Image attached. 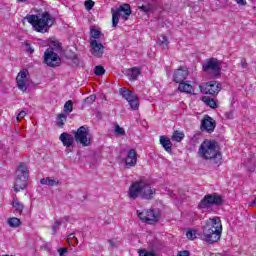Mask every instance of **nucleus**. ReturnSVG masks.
<instances>
[{
  "mask_svg": "<svg viewBox=\"0 0 256 256\" xmlns=\"http://www.w3.org/2000/svg\"><path fill=\"white\" fill-rule=\"evenodd\" d=\"M178 90L181 93H188L190 95H195V90L193 89V86L189 83H186L185 81L179 83Z\"/></svg>",
  "mask_w": 256,
  "mask_h": 256,
  "instance_id": "412c9836",
  "label": "nucleus"
},
{
  "mask_svg": "<svg viewBox=\"0 0 256 256\" xmlns=\"http://www.w3.org/2000/svg\"><path fill=\"white\" fill-rule=\"evenodd\" d=\"M41 185H48V187H57L59 180L57 178L46 177L40 180Z\"/></svg>",
  "mask_w": 256,
  "mask_h": 256,
  "instance_id": "4be33fe9",
  "label": "nucleus"
},
{
  "mask_svg": "<svg viewBox=\"0 0 256 256\" xmlns=\"http://www.w3.org/2000/svg\"><path fill=\"white\" fill-rule=\"evenodd\" d=\"M44 63L48 67H59L61 65V58L51 49H46L44 52Z\"/></svg>",
  "mask_w": 256,
  "mask_h": 256,
  "instance_id": "f8f14e48",
  "label": "nucleus"
},
{
  "mask_svg": "<svg viewBox=\"0 0 256 256\" xmlns=\"http://www.w3.org/2000/svg\"><path fill=\"white\" fill-rule=\"evenodd\" d=\"M147 214H146V223H148V225H153L155 223H157L159 221V213H157V211L155 210H146Z\"/></svg>",
  "mask_w": 256,
  "mask_h": 256,
  "instance_id": "aec40b11",
  "label": "nucleus"
},
{
  "mask_svg": "<svg viewBox=\"0 0 256 256\" xmlns=\"http://www.w3.org/2000/svg\"><path fill=\"white\" fill-rule=\"evenodd\" d=\"M26 19L38 33H47L55 23V18L47 11L38 15H28Z\"/></svg>",
  "mask_w": 256,
  "mask_h": 256,
  "instance_id": "7ed1b4c3",
  "label": "nucleus"
},
{
  "mask_svg": "<svg viewBox=\"0 0 256 256\" xmlns=\"http://www.w3.org/2000/svg\"><path fill=\"white\" fill-rule=\"evenodd\" d=\"M88 135L89 128L81 126L74 133V140L76 141V143H80V145H82L83 147H89V145H91V138H89Z\"/></svg>",
  "mask_w": 256,
  "mask_h": 256,
  "instance_id": "9d476101",
  "label": "nucleus"
},
{
  "mask_svg": "<svg viewBox=\"0 0 256 256\" xmlns=\"http://www.w3.org/2000/svg\"><path fill=\"white\" fill-rule=\"evenodd\" d=\"M94 73L97 76L105 75V68L101 65L96 66L94 69Z\"/></svg>",
  "mask_w": 256,
  "mask_h": 256,
  "instance_id": "c9c22d12",
  "label": "nucleus"
},
{
  "mask_svg": "<svg viewBox=\"0 0 256 256\" xmlns=\"http://www.w3.org/2000/svg\"><path fill=\"white\" fill-rule=\"evenodd\" d=\"M160 145H162L163 149L170 155L173 154V143L167 136H160Z\"/></svg>",
  "mask_w": 256,
  "mask_h": 256,
  "instance_id": "6ab92c4d",
  "label": "nucleus"
},
{
  "mask_svg": "<svg viewBox=\"0 0 256 256\" xmlns=\"http://www.w3.org/2000/svg\"><path fill=\"white\" fill-rule=\"evenodd\" d=\"M58 120V127H63V125H65L64 121H67V115L63 113L59 114Z\"/></svg>",
  "mask_w": 256,
  "mask_h": 256,
  "instance_id": "72a5a7b5",
  "label": "nucleus"
},
{
  "mask_svg": "<svg viewBox=\"0 0 256 256\" xmlns=\"http://www.w3.org/2000/svg\"><path fill=\"white\" fill-rule=\"evenodd\" d=\"M73 112V101L68 100L65 104H64V113H66L67 115H69V113Z\"/></svg>",
  "mask_w": 256,
  "mask_h": 256,
  "instance_id": "c756f323",
  "label": "nucleus"
},
{
  "mask_svg": "<svg viewBox=\"0 0 256 256\" xmlns=\"http://www.w3.org/2000/svg\"><path fill=\"white\" fill-rule=\"evenodd\" d=\"M157 190L151 187V183L145 177L140 178L139 180L134 181L128 190V197L135 201V199H145L146 201H151L155 197Z\"/></svg>",
  "mask_w": 256,
  "mask_h": 256,
  "instance_id": "f257e3e1",
  "label": "nucleus"
},
{
  "mask_svg": "<svg viewBox=\"0 0 256 256\" xmlns=\"http://www.w3.org/2000/svg\"><path fill=\"white\" fill-rule=\"evenodd\" d=\"M108 243H109L110 247H117V242H115V240H113V239L108 240Z\"/></svg>",
  "mask_w": 256,
  "mask_h": 256,
  "instance_id": "09e8293b",
  "label": "nucleus"
},
{
  "mask_svg": "<svg viewBox=\"0 0 256 256\" xmlns=\"http://www.w3.org/2000/svg\"><path fill=\"white\" fill-rule=\"evenodd\" d=\"M221 233H223L221 218H209L202 227V240L205 243H209V245H213V243H217L221 239Z\"/></svg>",
  "mask_w": 256,
  "mask_h": 256,
  "instance_id": "f03ea898",
  "label": "nucleus"
},
{
  "mask_svg": "<svg viewBox=\"0 0 256 256\" xmlns=\"http://www.w3.org/2000/svg\"><path fill=\"white\" fill-rule=\"evenodd\" d=\"M139 11H141L142 13H151L153 12V4L148 3V4H143L142 6L138 7Z\"/></svg>",
  "mask_w": 256,
  "mask_h": 256,
  "instance_id": "cd10ccee",
  "label": "nucleus"
},
{
  "mask_svg": "<svg viewBox=\"0 0 256 256\" xmlns=\"http://www.w3.org/2000/svg\"><path fill=\"white\" fill-rule=\"evenodd\" d=\"M187 77H189V70L186 67H180L174 71L173 82L183 83Z\"/></svg>",
  "mask_w": 256,
  "mask_h": 256,
  "instance_id": "dca6fc26",
  "label": "nucleus"
},
{
  "mask_svg": "<svg viewBox=\"0 0 256 256\" xmlns=\"http://www.w3.org/2000/svg\"><path fill=\"white\" fill-rule=\"evenodd\" d=\"M73 63H75L76 65H78V64H79V59H78L77 57H74V58H73Z\"/></svg>",
  "mask_w": 256,
  "mask_h": 256,
  "instance_id": "8fccbe9b",
  "label": "nucleus"
},
{
  "mask_svg": "<svg viewBox=\"0 0 256 256\" xmlns=\"http://www.w3.org/2000/svg\"><path fill=\"white\" fill-rule=\"evenodd\" d=\"M217 127V123L209 115H206L201 122V131H206L207 133H213Z\"/></svg>",
  "mask_w": 256,
  "mask_h": 256,
  "instance_id": "ddd939ff",
  "label": "nucleus"
},
{
  "mask_svg": "<svg viewBox=\"0 0 256 256\" xmlns=\"http://www.w3.org/2000/svg\"><path fill=\"white\" fill-rule=\"evenodd\" d=\"M240 67H241V69H247V67H249V64L247 63V59L241 58Z\"/></svg>",
  "mask_w": 256,
  "mask_h": 256,
  "instance_id": "79ce46f5",
  "label": "nucleus"
},
{
  "mask_svg": "<svg viewBox=\"0 0 256 256\" xmlns=\"http://www.w3.org/2000/svg\"><path fill=\"white\" fill-rule=\"evenodd\" d=\"M67 251L68 249L65 247L58 249V253L60 256H65V253H67Z\"/></svg>",
  "mask_w": 256,
  "mask_h": 256,
  "instance_id": "49530a36",
  "label": "nucleus"
},
{
  "mask_svg": "<svg viewBox=\"0 0 256 256\" xmlns=\"http://www.w3.org/2000/svg\"><path fill=\"white\" fill-rule=\"evenodd\" d=\"M237 5H239L240 7H245V5H247V0H235Z\"/></svg>",
  "mask_w": 256,
  "mask_h": 256,
  "instance_id": "a18cd8bd",
  "label": "nucleus"
},
{
  "mask_svg": "<svg viewBox=\"0 0 256 256\" xmlns=\"http://www.w3.org/2000/svg\"><path fill=\"white\" fill-rule=\"evenodd\" d=\"M7 223L9 227L17 228V227H20L21 220L19 218L12 217L7 220Z\"/></svg>",
  "mask_w": 256,
  "mask_h": 256,
  "instance_id": "bb28decb",
  "label": "nucleus"
},
{
  "mask_svg": "<svg viewBox=\"0 0 256 256\" xmlns=\"http://www.w3.org/2000/svg\"><path fill=\"white\" fill-rule=\"evenodd\" d=\"M69 239H75V234L68 235Z\"/></svg>",
  "mask_w": 256,
  "mask_h": 256,
  "instance_id": "3c124183",
  "label": "nucleus"
},
{
  "mask_svg": "<svg viewBox=\"0 0 256 256\" xmlns=\"http://www.w3.org/2000/svg\"><path fill=\"white\" fill-rule=\"evenodd\" d=\"M223 197L217 193L207 194L198 204V209H211L213 205H222Z\"/></svg>",
  "mask_w": 256,
  "mask_h": 256,
  "instance_id": "0eeeda50",
  "label": "nucleus"
},
{
  "mask_svg": "<svg viewBox=\"0 0 256 256\" xmlns=\"http://www.w3.org/2000/svg\"><path fill=\"white\" fill-rule=\"evenodd\" d=\"M250 171H252V172L255 171V168L253 167L252 169H250Z\"/></svg>",
  "mask_w": 256,
  "mask_h": 256,
  "instance_id": "864d4df0",
  "label": "nucleus"
},
{
  "mask_svg": "<svg viewBox=\"0 0 256 256\" xmlns=\"http://www.w3.org/2000/svg\"><path fill=\"white\" fill-rule=\"evenodd\" d=\"M115 135H125V129H123L119 124L115 125V130H114Z\"/></svg>",
  "mask_w": 256,
  "mask_h": 256,
  "instance_id": "58836bf2",
  "label": "nucleus"
},
{
  "mask_svg": "<svg viewBox=\"0 0 256 256\" xmlns=\"http://www.w3.org/2000/svg\"><path fill=\"white\" fill-rule=\"evenodd\" d=\"M27 73L28 70H21L16 77V85L20 91H27Z\"/></svg>",
  "mask_w": 256,
  "mask_h": 256,
  "instance_id": "4468645a",
  "label": "nucleus"
},
{
  "mask_svg": "<svg viewBox=\"0 0 256 256\" xmlns=\"http://www.w3.org/2000/svg\"><path fill=\"white\" fill-rule=\"evenodd\" d=\"M27 181H29V170L25 163H20L18 169L16 170V178L14 182V191L19 193L21 189L27 187Z\"/></svg>",
  "mask_w": 256,
  "mask_h": 256,
  "instance_id": "39448f33",
  "label": "nucleus"
},
{
  "mask_svg": "<svg viewBox=\"0 0 256 256\" xmlns=\"http://www.w3.org/2000/svg\"><path fill=\"white\" fill-rule=\"evenodd\" d=\"M96 99H97V96L95 94H92L84 100V105H93Z\"/></svg>",
  "mask_w": 256,
  "mask_h": 256,
  "instance_id": "2f4dec72",
  "label": "nucleus"
},
{
  "mask_svg": "<svg viewBox=\"0 0 256 256\" xmlns=\"http://www.w3.org/2000/svg\"><path fill=\"white\" fill-rule=\"evenodd\" d=\"M91 45V53L94 57H103V53H105V46L102 43L97 42L96 40L90 41Z\"/></svg>",
  "mask_w": 256,
  "mask_h": 256,
  "instance_id": "f3484780",
  "label": "nucleus"
},
{
  "mask_svg": "<svg viewBox=\"0 0 256 256\" xmlns=\"http://www.w3.org/2000/svg\"><path fill=\"white\" fill-rule=\"evenodd\" d=\"M119 93L123 97V99H125L129 103L133 111H137V109H139V97H137V94H135V92L127 88H120Z\"/></svg>",
  "mask_w": 256,
  "mask_h": 256,
  "instance_id": "6e6552de",
  "label": "nucleus"
},
{
  "mask_svg": "<svg viewBox=\"0 0 256 256\" xmlns=\"http://www.w3.org/2000/svg\"><path fill=\"white\" fill-rule=\"evenodd\" d=\"M202 101L208 106V107H211V109H217V107H219L217 105V102L215 101V99L213 98H209L207 96H204L202 98Z\"/></svg>",
  "mask_w": 256,
  "mask_h": 256,
  "instance_id": "b1692460",
  "label": "nucleus"
},
{
  "mask_svg": "<svg viewBox=\"0 0 256 256\" xmlns=\"http://www.w3.org/2000/svg\"><path fill=\"white\" fill-rule=\"evenodd\" d=\"M111 13H112V27H117V25H119V17H121V13H124L122 15V19L124 21H128L133 11L131 10V5L124 3L120 5L119 8L116 10L112 8Z\"/></svg>",
  "mask_w": 256,
  "mask_h": 256,
  "instance_id": "423d86ee",
  "label": "nucleus"
},
{
  "mask_svg": "<svg viewBox=\"0 0 256 256\" xmlns=\"http://www.w3.org/2000/svg\"><path fill=\"white\" fill-rule=\"evenodd\" d=\"M60 141L62 142V144L64 145V147H66V153H71L73 151V143L75 141V138H73V136L67 132H63L60 136H59Z\"/></svg>",
  "mask_w": 256,
  "mask_h": 256,
  "instance_id": "2eb2a0df",
  "label": "nucleus"
},
{
  "mask_svg": "<svg viewBox=\"0 0 256 256\" xmlns=\"http://www.w3.org/2000/svg\"><path fill=\"white\" fill-rule=\"evenodd\" d=\"M26 115H27V112L25 110L20 111L16 118L17 121H21V119H23Z\"/></svg>",
  "mask_w": 256,
  "mask_h": 256,
  "instance_id": "37998d69",
  "label": "nucleus"
},
{
  "mask_svg": "<svg viewBox=\"0 0 256 256\" xmlns=\"http://www.w3.org/2000/svg\"><path fill=\"white\" fill-rule=\"evenodd\" d=\"M158 45L161 47V49H167L169 45V40L167 39V36L165 35H160L158 37Z\"/></svg>",
  "mask_w": 256,
  "mask_h": 256,
  "instance_id": "a878e982",
  "label": "nucleus"
},
{
  "mask_svg": "<svg viewBox=\"0 0 256 256\" xmlns=\"http://www.w3.org/2000/svg\"><path fill=\"white\" fill-rule=\"evenodd\" d=\"M12 207L15 209V211H17L18 213H23V209H25V206H23V203H21L19 201V199H17V197H15L12 201Z\"/></svg>",
  "mask_w": 256,
  "mask_h": 256,
  "instance_id": "5701e85b",
  "label": "nucleus"
},
{
  "mask_svg": "<svg viewBox=\"0 0 256 256\" xmlns=\"http://www.w3.org/2000/svg\"><path fill=\"white\" fill-rule=\"evenodd\" d=\"M198 154L202 159L214 161L216 165H221V152L217 149V142L215 140H204L200 145Z\"/></svg>",
  "mask_w": 256,
  "mask_h": 256,
  "instance_id": "20e7f679",
  "label": "nucleus"
},
{
  "mask_svg": "<svg viewBox=\"0 0 256 256\" xmlns=\"http://www.w3.org/2000/svg\"><path fill=\"white\" fill-rule=\"evenodd\" d=\"M183 139H185V133L176 130L173 132L172 135V141H176V143H181V141H183Z\"/></svg>",
  "mask_w": 256,
  "mask_h": 256,
  "instance_id": "393cba45",
  "label": "nucleus"
},
{
  "mask_svg": "<svg viewBox=\"0 0 256 256\" xmlns=\"http://www.w3.org/2000/svg\"><path fill=\"white\" fill-rule=\"evenodd\" d=\"M90 34H91V37H93V39H101V31L95 29V28H91L90 30Z\"/></svg>",
  "mask_w": 256,
  "mask_h": 256,
  "instance_id": "7c9ffc66",
  "label": "nucleus"
},
{
  "mask_svg": "<svg viewBox=\"0 0 256 256\" xmlns=\"http://www.w3.org/2000/svg\"><path fill=\"white\" fill-rule=\"evenodd\" d=\"M141 75V71L138 68H132L129 74L130 81H137V77Z\"/></svg>",
  "mask_w": 256,
  "mask_h": 256,
  "instance_id": "c85d7f7f",
  "label": "nucleus"
},
{
  "mask_svg": "<svg viewBox=\"0 0 256 256\" xmlns=\"http://www.w3.org/2000/svg\"><path fill=\"white\" fill-rule=\"evenodd\" d=\"M84 7H85L86 11H91V9H93V7H95V2L93 0H86L84 2Z\"/></svg>",
  "mask_w": 256,
  "mask_h": 256,
  "instance_id": "f704fd0d",
  "label": "nucleus"
},
{
  "mask_svg": "<svg viewBox=\"0 0 256 256\" xmlns=\"http://www.w3.org/2000/svg\"><path fill=\"white\" fill-rule=\"evenodd\" d=\"M225 118L226 119H233V110L225 112Z\"/></svg>",
  "mask_w": 256,
  "mask_h": 256,
  "instance_id": "de8ad7c7",
  "label": "nucleus"
},
{
  "mask_svg": "<svg viewBox=\"0 0 256 256\" xmlns=\"http://www.w3.org/2000/svg\"><path fill=\"white\" fill-rule=\"evenodd\" d=\"M20 3H25L27 0H18Z\"/></svg>",
  "mask_w": 256,
  "mask_h": 256,
  "instance_id": "603ef678",
  "label": "nucleus"
},
{
  "mask_svg": "<svg viewBox=\"0 0 256 256\" xmlns=\"http://www.w3.org/2000/svg\"><path fill=\"white\" fill-rule=\"evenodd\" d=\"M137 213H138L139 219L142 220L143 223H147V210L143 212L137 211Z\"/></svg>",
  "mask_w": 256,
  "mask_h": 256,
  "instance_id": "ea45409f",
  "label": "nucleus"
},
{
  "mask_svg": "<svg viewBox=\"0 0 256 256\" xmlns=\"http://www.w3.org/2000/svg\"><path fill=\"white\" fill-rule=\"evenodd\" d=\"M187 239H197V236H195V230H189L186 232Z\"/></svg>",
  "mask_w": 256,
  "mask_h": 256,
  "instance_id": "a19ab883",
  "label": "nucleus"
},
{
  "mask_svg": "<svg viewBox=\"0 0 256 256\" xmlns=\"http://www.w3.org/2000/svg\"><path fill=\"white\" fill-rule=\"evenodd\" d=\"M177 256H191V253L189 252V250H183L178 252Z\"/></svg>",
  "mask_w": 256,
  "mask_h": 256,
  "instance_id": "c03bdc74",
  "label": "nucleus"
},
{
  "mask_svg": "<svg viewBox=\"0 0 256 256\" xmlns=\"http://www.w3.org/2000/svg\"><path fill=\"white\" fill-rule=\"evenodd\" d=\"M139 256H157L155 253L147 251L145 249H141L138 251Z\"/></svg>",
  "mask_w": 256,
  "mask_h": 256,
  "instance_id": "4c0bfd02",
  "label": "nucleus"
},
{
  "mask_svg": "<svg viewBox=\"0 0 256 256\" xmlns=\"http://www.w3.org/2000/svg\"><path fill=\"white\" fill-rule=\"evenodd\" d=\"M48 49H51L53 52L61 51V49H62L61 43H59V42H52L50 48H48Z\"/></svg>",
  "mask_w": 256,
  "mask_h": 256,
  "instance_id": "e433bc0d",
  "label": "nucleus"
},
{
  "mask_svg": "<svg viewBox=\"0 0 256 256\" xmlns=\"http://www.w3.org/2000/svg\"><path fill=\"white\" fill-rule=\"evenodd\" d=\"M203 71H211L213 77H221V62L216 58H209L202 65Z\"/></svg>",
  "mask_w": 256,
  "mask_h": 256,
  "instance_id": "1a4fd4ad",
  "label": "nucleus"
},
{
  "mask_svg": "<svg viewBox=\"0 0 256 256\" xmlns=\"http://www.w3.org/2000/svg\"><path fill=\"white\" fill-rule=\"evenodd\" d=\"M199 89L204 95H218L219 91H221V84L217 81H210L200 85Z\"/></svg>",
  "mask_w": 256,
  "mask_h": 256,
  "instance_id": "9b49d317",
  "label": "nucleus"
},
{
  "mask_svg": "<svg viewBox=\"0 0 256 256\" xmlns=\"http://www.w3.org/2000/svg\"><path fill=\"white\" fill-rule=\"evenodd\" d=\"M125 163L127 167H135V165H137V152L135 151V149H131L128 151Z\"/></svg>",
  "mask_w": 256,
  "mask_h": 256,
  "instance_id": "a211bd4d",
  "label": "nucleus"
},
{
  "mask_svg": "<svg viewBox=\"0 0 256 256\" xmlns=\"http://www.w3.org/2000/svg\"><path fill=\"white\" fill-rule=\"evenodd\" d=\"M64 219L61 218L60 220H56L54 222V225L52 226V232L53 235H55V233H57V230L59 229V227H61V223H63Z\"/></svg>",
  "mask_w": 256,
  "mask_h": 256,
  "instance_id": "473e14b6",
  "label": "nucleus"
}]
</instances>
